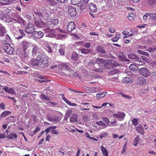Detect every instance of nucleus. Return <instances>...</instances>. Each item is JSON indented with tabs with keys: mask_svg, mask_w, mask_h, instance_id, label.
<instances>
[{
	"mask_svg": "<svg viewBox=\"0 0 156 156\" xmlns=\"http://www.w3.org/2000/svg\"><path fill=\"white\" fill-rule=\"evenodd\" d=\"M110 62V60L103 59L102 58H98L96 59L95 61L91 60L89 62V65H94L98 63V64H102V66H104L107 67L109 62Z\"/></svg>",
	"mask_w": 156,
	"mask_h": 156,
	"instance_id": "1",
	"label": "nucleus"
},
{
	"mask_svg": "<svg viewBox=\"0 0 156 156\" xmlns=\"http://www.w3.org/2000/svg\"><path fill=\"white\" fill-rule=\"evenodd\" d=\"M37 57L40 58V66L42 68L47 67L48 65V61L47 57L41 55H37Z\"/></svg>",
	"mask_w": 156,
	"mask_h": 156,
	"instance_id": "2",
	"label": "nucleus"
},
{
	"mask_svg": "<svg viewBox=\"0 0 156 156\" xmlns=\"http://www.w3.org/2000/svg\"><path fill=\"white\" fill-rule=\"evenodd\" d=\"M8 23L12 22L13 23H23L24 20L21 17V16L17 15H16V17H14V18H11L9 19H8L6 20Z\"/></svg>",
	"mask_w": 156,
	"mask_h": 156,
	"instance_id": "3",
	"label": "nucleus"
},
{
	"mask_svg": "<svg viewBox=\"0 0 156 156\" xmlns=\"http://www.w3.org/2000/svg\"><path fill=\"white\" fill-rule=\"evenodd\" d=\"M35 30L34 25L32 23H28L24 29L25 32L29 34L34 33Z\"/></svg>",
	"mask_w": 156,
	"mask_h": 156,
	"instance_id": "4",
	"label": "nucleus"
},
{
	"mask_svg": "<svg viewBox=\"0 0 156 156\" xmlns=\"http://www.w3.org/2000/svg\"><path fill=\"white\" fill-rule=\"evenodd\" d=\"M59 22V20L57 19H52L47 22L48 27L50 30L53 28L55 25H57Z\"/></svg>",
	"mask_w": 156,
	"mask_h": 156,
	"instance_id": "5",
	"label": "nucleus"
},
{
	"mask_svg": "<svg viewBox=\"0 0 156 156\" xmlns=\"http://www.w3.org/2000/svg\"><path fill=\"white\" fill-rule=\"evenodd\" d=\"M32 46L33 48L32 51V54L33 56H35L37 55H40V54L42 53V50L38 46L33 45Z\"/></svg>",
	"mask_w": 156,
	"mask_h": 156,
	"instance_id": "6",
	"label": "nucleus"
},
{
	"mask_svg": "<svg viewBox=\"0 0 156 156\" xmlns=\"http://www.w3.org/2000/svg\"><path fill=\"white\" fill-rule=\"evenodd\" d=\"M37 14L41 19L44 20L48 19L49 17L48 13L45 10H43L40 12H37Z\"/></svg>",
	"mask_w": 156,
	"mask_h": 156,
	"instance_id": "7",
	"label": "nucleus"
},
{
	"mask_svg": "<svg viewBox=\"0 0 156 156\" xmlns=\"http://www.w3.org/2000/svg\"><path fill=\"white\" fill-rule=\"evenodd\" d=\"M139 71L140 74L145 77H147L150 74L149 69L147 68H142L139 69Z\"/></svg>",
	"mask_w": 156,
	"mask_h": 156,
	"instance_id": "8",
	"label": "nucleus"
},
{
	"mask_svg": "<svg viewBox=\"0 0 156 156\" xmlns=\"http://www.w3.org/2000/svg\"><path fill=\"white\" fill-rule=\"evenodd\" d=\"M40 58H37V56L36 58H33L31 60L30 64L33 67H37L40 66Z\"/></svg>",
	"mask_w": 156,
	"mask_h": 156,
	"instance_id": "9",
	"label": "nucleus"
},
{
	"mask_svg": "<svg viewBox=\"0 0 156 156\" xmlns=\"http://www.w3.org/2000/svg\"><path fill=\"white\" fill-rule=\"evenodd\" d=\"M4 49L6 53L10 55L13 53L14 51L13 48L8 44H4Z\"/></svg>",
	"mask_w": 156,
	"mask_h": 156,
	"instance_id": "10",
	"label": "nucleus"
},
{
	"mask_svg": "<svg viewBox=\"0 0 156 156\" xmlns=\"http://www.w3.org/2000/svg\"><path fill=\"white\" fill-rule=\"evenodd\" d=\"M32 37L36 39H39L42 38L44 36L43 32L41 31L34 32L31 35Z\"/></svg>",
	"mask_w": 156,
	"mask_h": 156,
	"instance_id": "11",
	"label": "nucleus"
},
{
	"mask_svg": "<svg viewBox=\"0 0 156 156\" xmlns=\"http://www.w3.org/2000/svg\"><path fill=\"white\" fill-rule=\"evenodd\" d=\"M31 44L29 41L25 40H23L21 43L23 51H26L31 46Z\"/></svg>",
	"mask_w": 156,
	"mask_h": 156,
	"instance_id": "12",
	"label": "nucleus"
},
{
	"mask_svg": "<svg viewBox=\"0 0 156 156\" xmlns=\"http://www.w3.org/2000/svg\"><path fill=\"white\" fill-rule=\"evenodd\" d=\"M90 104L87 103H81L80 110L81 111L89 110L90 107H89Z\"/></svg>",
	"mask_w": 156,
	"mask_h": 156,
	"instance_id": "13",
	"label": "nucleus"
},
{
	"mask_svg": "<svg viewBox=\"0 0 156 156\" xmlns=\"http://www.w3.org/2000/svg\"><path fill=\"white\" fill-rule=\"evenodd\" d=\"M68 12L69 14L71 17H74L76 15V9L71 6L69 7Z\"/></svg>",
	"mask_w": 156,
	"mask_h": 156,
	"instance_id": "14",
	"label": "nucleus"
},
{
	"mask_svg": "<svg viewBox=\"0 0 156 156\" xmlns=\"http://www.w3.org/2000/svg\"><path fill=\"white\" fill-rule=\"evenodd\" d=\"M76 27V26L73 22H70L68 23L66 27L67 30L69 32H72Z\"/></svg>",
	"mask_w": 156,
	"mask_h": 156,
	"instance_id": "15",
	"label": "nucleus"
},
{
	"mask_svg": "<svg viewBox=\"0 0 156 156\" xmlns=\"http://www.w3.org/2000/svg\"><path fill=\"white\" fill-rule=\"evenodd\" d=\"M96 50L98 53L102 54L106 53V51L102 46H98L96 48Z\"/></svg>",
	"mask_w": 156,
	"mask_h": 156,
	"instance_id": "16",
	"label": "nucleus"
},
{
	"mask_svg": "<svg viewBox=\"0 0 156 156\" xmlns=\"http://www.w3.org/2000/svg\"><path fill=\"white\" fill-rule=\"evenodd\" d=\"M125 114L123 112L118 113L117 114H114L113 116L115 118H117L119 120H123L125 116Z\"/></svg>",
	"mask_w": 156,
	"mask_h": 156,
	"instance_id": "17",
	"label": "nucleus"
},
{
	"mask_svg": "<svg viewBox=\"0 0 156 156\" xmlns=\"http://www.w3.org/2000/svg\"><path fill=\"white\" fill-rule=\"evenodd\" d=\"M3 89L5 92L8 93L13 94L15 93V90L12 88H9L7 86H4Z\"/></svg>",
	"mask_w": 156,
	"mask_h": 156,
	"instance_id": "18",
	"label": "nucleus"
},
{
	"mask_svg": "<svg viewBox=\"0 0 156 156\" xmlns=\"http://www.w3.org/2000/svg\"><path fill=\"white\" fill-rule=\"evenodd\" d=\"M89 9L92 12H96L97 8L95 4L91 3L89 5Z\"/></svg>",
	"mask_w": 156,
	"mask_h": 156,
	"instance_id": "19",
	"label": "nucleus"
},
{
	"mask_svg": "<svg viewBox=\"0 0 156 156\" xmlns=\"http://www.w3.org/2000/svg\"><path fill=\"white\" fill-rule=\"evenodd\" d=\"M79 56L78 54L75 52H73L71 57V59L73 61H76L79 59Z\"/></svg>",
	"mask_w": 156,
	"mask_h": 156,
	"instance_id": "20",
	"label": "nucleus"
},
{
	"mask_svg": "<svg viewBox=\"0 0 156 156\" xmlns=\"http://www.w3.org/2000/svg\"><path fill=\"white\" fill-rule=\"evenodd\" d=\"M6 32L5 27L2 24H0V36H3L4 34Z\"/></svg>",
	"mask_w": 156,
	"mask_h": 156,
	"instance_id": "21",
	"label": "nucleus"
},
{
	"mask_svg": "<svg viewBox=\"0 0 156 156\" xmlns=\"http://www.w3.org/2000/svg\"><path fill=\"white\" fill-rule=\"evenodd\" d=\"M62 99L67 104L70 106H76L77 105V104L71 103L65 97H64V94H63Z\"/></svg>",
	"mask_w": 156,
	"mask_h": 156,
	"instance_id": "22",
	"label": "nucleus"
},
{
	"mask_svg": "<svg viewBox=\"0 0 156 156\" xmlns=\"http://www.w3.org/2000/svg\"><path fill=\"white\" fill-rule=\"evenodd\" d=\"M132 77H125L122 79V82L126 83H132Z\"/></svg>",
	"mask_w": 156,
	"mask_h": 156,
	"instance_id": "23",
	"label": "nucleus"
},
{
	"mask_svg": "<svg viewBox=\"0 0 156 156\" xmlns=\"http://www.w3.org/2000/svg\"><path fill=\"white\" fill-rule=\"evenodd\" d=\"M136 130L137 132L140 133L142 135H144L143 132L144 128L141 126V124L139 125L136 128Z\"/></svg>",
	"mask_w": 156,
	"mask_h": 156,
	"instance_id": "24",
	"label": "nucleus"
},
{
	"mask_svg": "<svg viewBox=\"0 0 156 156\" xmlns=\"http://www.w3.org/2000/svg\"><path fill=\"white\" fill-rule=\"evenodd\" d=\"M47 118L48 120L50 122L56 121L58 119V116H55L53 117L47 115Z\"/></svg>",
	"mask_w": 156,
	"mask_h": 156,
	"instance_id": "25",
	"label": "nucleus"
},
{
	"mask_svg": "<svg viewBox=\"0 0 156 156\" xmlns=\"http://www.w3.org/2000/svg\"><path fill=\"white\" fill-rule=\"evenodd\" d=\"M22 54V57L23 59H28L29 58V52L27 51H23Z\"/></svg>",
	"mask_w": 156,
	"mask_h": 156,
	"instance_id": "26",
	"label": "nucleus"
},
{
	"mask_svg": "<svg viewBox=\"0 0 156 156\" xmlns=\"http://www.w3.org/2000/svg\"><path fill=\"white\" fill-rule=\"evenodd\" d=\"M128 56L129 58L135 59L136 62L137 60H138L139 59V57L135 55V54L132 53L129 54L128 55Z\"/></svg>",
	"mask_w": 156,
	"mask_h": 156,
	"instance_id": "27",
	"label": "nucleus"
},
{
	"mask_svg": "<svg viewBox=\"0 0 156 156\" xmlns=\"http://www.w3.org/2000/svg\"><path fill=\"white\" fill-rule=\"evenodd\" d=\"M44 47V49L48 52L51 53L52 52L51 48L48 43L45 44Z\"/></svg>",
	"mask_w": 156,
	"mask_h": 156,
	"instance_id": "28",
	"label": "nucleus"
},
{
	"mask_svg": "<svg viewBox=\"0 0 156 156\" xmlns=\"http://www.w3.org/2000/svg\"><path fill=\"white\" fill-rule=\"evenodd\" d=\"M101 149L102 152L103 156H108V151L103 146H101Z\"/></svg>",
	"mask_w": 156,
	"mask_h": 156,
	"instance_id": "29",
	"label": "nucleus"
},
{
	"mask_svg": "<svg viewBox=\"0 0 156 156\" xmlns=\"http://www.w3.org/2000/svg\"><path fill=\"white\" fill-rule=\"evenodd\" d=\"M138 81L140 85L145 84L146 83L145 79L143 77H140L138 79Z\"/></svg>",
	"mask_w": 156,
	"mask_h": 156,
	"instance_id": "30",
	"label": "nucleus"
},
{
	"mask_svg": "<svg viewBox=\"0 0 156 156\" xmlns=\"http://www.w3.org/2000/svg\"><path fill=\"white\" fill-rule=\"evenodd\" d=\"M19 32L21 34V35L16 37V38L18 39H20L22 38L23 36L25 35V34L24 32V30L23 29H20L19 30Z\"/></svg>",
	"mask_w": 156,
	"mask_h": 156,
	"instance_id": "31",
	"label": "nucleus"
},
{
	"mask_svg": "<svg viewBox=\"0 0 156 156\" xmlns=\"http://www.w3.org/2000/svg\"><path fill=\"white\" fill-rule=\"evenodd\" d=\"M119 72V70L118 69H114L109 72V74L113 75L116 74Z\"/></svg>",
	"mask_w": 156,
	"mask_h": 156,
	"instance_id": "32",
	"label": "nucleus"
},
{
	"mask_svg": "<svg viewBox=\"0 0 156 156\" xmlns=\"http://www.w3.org/2000/svg\"><path fill=\"white\" fill-rule=\"evenodd\" d=\"M65 46L64 45H61L60 46V48L59 50V51L62 55H64L65 54Z\"/></svg>",
	"mask_w": 156,
	"mask_h": 156,
	"instance_id": "33",
	"label": "nucleus"
},
{
	"mask_svg": "<svg viewBox=\"0 0 156 156\" xmlns=\"http://www.w3.org/2000/svg\"><path fill=\"white\" fill-rule=\"evenodd\" d=\"M80 51L82 54H86L90 53L91 51L88 49L83 48L80 49Z\"/></svg>",
	"mask_w": 156,
	"mask_h": 156,
	"instance_id": "34",
	"label": "nucleus"
},
{
	"mask_svg": "<svg viewBox=\"0 0 156 156\" xmlns=\"http://www.w3.org/2000/svg\"><path fill=\"white\" fill-rule=\"evenodd\" d=\"M17 135L16 133H13L9 134L7 137L8 138L11 139L14 138H17Z\"/></svg>",
	"mask_w": 156,
	"mask_h": 156,
	"instance_id": "35",
	"label": "nucleus"
},
{
	"mask_svg": "<svg viewBox=\"0 0 156 156\" xmlns=\"http://www.w3.org/2000/svg\"><path fill=\"white\" fill-rule=\"evenodd\" d=\"M107 92H104L103 93H98L96 94V96L98 98H104L107 94Z\"/></svg>",
	"mask_w": 156,
	"mask_h": 156,
	"instance_id": "36",
	"label": "nucleus"
},
{
	"mask_svg": "<svg viewBox=\"0 0 156 156\" xmlns=\"http://www.w3.org/2000/svg\"><path fill=\"white\" fill-rule=\"evenodd\" d=\"M77 119V115L75 114H74L72 115L71 118L70 119V120L71 122H74L76 121Z\"/></svg>",
	"mask_w": 156,
	"mask_h": 156,
	"instance_id": "37",
	"label": "nucleus"
},
{
	"mask_svg": "<svg viewBox=\"0 0 156 156\" xmlns=\"http://www.w3.org/2000/svg\"><path fill=\"white\" fill-rule=\"evenodd\" d=\"M1 4L2 5H5L9 4L10 2V0H0Z\"/></svg>",
	"mask_w": 156,
	"mask_h": 156,
	"instance_id": "38",
	"label": "nucleus"
},
{
	"mask_svg": "<svg viewBox=\"0 0 156 156\" xmlns=\"http://www.w3.org/2000/svg\"><path fill=\"white\" fill-rule=\"evenodd\" d=\"M11 113V112L8 111H5L3 112L0 115V117L2 118L6 116L10 113Z\"/></svg>",
	"mask_w": 156,
	"mask_h": 156,
	"instance_id": "39",
	"label": "nucleus"
},
{
	"mask_svg": "<svg viewBox=\"0 0 156 156\" xmlns=\"http://www.w3.org/2000/svg\"><path fill=\"white\" fill-rule=\"evenodd\" d=\"M129 69L133 71L136 70L138 69V68L136 65L134 64H131L129 67Z\"/></svg>",
	"mask_w": 156,
	"mask_h": 156,
	"instance_id": "40",
	"label": "nucleus"
},
{
	"mask_svg": "<svg viewBox=\"0 0 156 156\" xmlns=\"http://www.w3.org/2000/svg\"><path fill=\"white\" fill-rule=\"evenodd\" d=\"M149 19L151 20H154L156 22V12L155 13H150Z\"/></svg>",
	"mask_w": 156,
	"mask_h": 156,
	"instance_id": "41",
	"label": "nucleus"
},
{
	"mask_svg": "<svg viewBox=\"0 0 156 156\" xmlns=\"http://www.w3.org/2000/svg\"><path fill=\"white\" fill-rule=\"evenodd\" d=\"M139 140V137L138 136H136V137L134 139V141L133 142V145L135 146L136 147L138 144Z\"/></svg>",
	"mask_w": 156,
	"mask_h": 156,
	"instance_id": "42",
	"label": "nucleus"
},
{
	"mask_svg": "<svg viewBox=\"0 0 156 156\" xmlns=\"http://www.w3.org/2000/svg\"><path fill=\"white\" fill-rule=\"evenodd\" d=\"M58 68L62 70L68 69V66L65 64H61L58 66Z\"/></svg>",
	"mask_w": 156,
	"mask_h": 156,
	"instance_id": "43",
	"label": "nucleus"
},
{
	"mask_svg": "<svg viewBox=\"0 0 156 156\" xmlns=\"http://www.w3.org/2000/svg\"><path fill=\"white\" fill-rule=\"evenodd\" d=\"M138 119L134 118L132 119V122L135 126H136L138 125Z\"/></svg>",
	"mask_w": 156,
	"mask_h": 156,
	"instance_id": "44",
	"label": "nucleus"
},
{
	"mask_svg": "<svg viewBox=\"0 0 156 156\" xmlns=\"http://www.w3.org/2000/svg\"><path fill=\"white\" fill-rule=\"evenodd\" d=\"M82 0H71V4L74 5H76L79 4Z\"/></svg>",
	"mask_w": 156,
	"mask_h": 156,
	"instance_id": "45",
	"label": "nucleus"
},
{
	"mask_svg": "<svg viewBox=\"0 0 156 156\" xmlns=\"http://www.w3.org/2000/svg\"><path fill=\"white\" fill-rule=\"evenodd\" d=\"M128 18L130 20H133L135 18L134 14L132 13H130L129 15L128 16Z\"/></svg>",
	"mask_w": 156,
	"mask_h": 156,
	"instance_id": "46",
	"label": "nucleus"
},
{
	"mask_svg": "<svg viewBox=\"0 0 156 156\" xmlns=\"http://www.w3.org/2000/svg\"><path fill=\"white\" fill-rule=\"evenodd\" d=\"M147 2L151 5H154L156 4V0H147Z\"/></svg>",
	"mask_w": 156,
	"mask_h": 156,
	"instance_id": "47",
	"label": "nucleus"
},
{
	"mask_svg": "<svg viewBox=\"0 0 156 156\" xmlns=\"http://www.w3.org/2000/svg\"><path fill=\"white\" fill-rule=\"evenodd\" d=\"M36 25L39 27H41L43 25L44 23L42 21H40L39 22L38 21H36L35 22Z\"/></svg>",
	"mask_w": 156,
	"mask_h": 156,
	"instance_id": "48",
	"label": "nucleus"
},
{
	"mask_svg": "<svg viewBox=\"0 0 156 156\" xmlns=\"http://www.w3.org/2000/svg\"><path fill=\"white\" fill-rule=\"evenodd\" d=\"M135 63L136 64L138 65H143L145 63L144 62L139 60V59L138 60H137L135 62Z\"/></svg>",
	"mask_w": 156,
	"mask_h": 156,
	"instance_id": "49",
	"label": "nucleus"
},
{
	"mask_svg": "<svg viewBox=\"0 0 156 156\" xmlns=\"http://www.w3.org/2000/svg\"><path fill=\"white\" fill-rule=\"evenodd\" d=\"M85 134L86 135V136L88 138L91 140H92L94 141H98V139H97L93 137H91L89 135V133H86Z\"/></svg>",
	"mask_w": 156,
	"mask_h": 156,
	"instance_id": "50",
	"label": "nucleus"
},
{
	"mask_svg": "<svg viewBox=\"0 0 156 156\" xmlns=\"http://www.w3.org/2000/svg\"><path fill=\"white\" fill-rule=\"evenodd\" d=\"M96 124L100 126H106L105 124L102 121H98L96 122Z\"/></svg>",
	"mask_w": 156,
	"mask_h": 156,
	"instance_id": "51",
	"label": "nucleus"
},
{
	"mask_svg": "<svg viewBox=\"0 0 156 156\" xmlns=\"http://www.w3.org/2000/svg\"><path fill=\"white\" fill-rule=\"evenodd\" d=\"M103 121L104 122V123L105 124L106 126L108 125L109 122V121L108 119L106 118H104L102 119Z\"/></svg>",
	"mask_w": 156,
	"mask_h": 156,
	"instance_id": "52",
	"label": "nucleus"
},
{
	"mask_svg": "<svg viewBox=\"0 0 156 156\" xmlns=\"http://www.w3.org/2000/svg\"><path fill=\"white\" fill-rule=\"evenodd\" d=\"M86 5L85 3H82L80 6V9L81 10H84L86 9Z\"/></svg>",
	"mask_w": 156,
	"mask_h": 156,
	"instance_id": "53",
	"label": "nucleus"
},
{
	"mask_svg": "<svg viewBox=\"0 0 156 156\" xmlns=\"http://www.w3.org/2000/svg\"><path fill=\"white\" fill-rule=\"evenodd\" d=\"M41 98L42 99H43L45 100L48 101L49 100V98L48 97L46 96L44 94H42L41 95Z\"/></svg>",
	"mask_w": 156,
	"mask_h": 156,
	"instance_id": "54",
	"label": "nucleus"
},
{
	"mask_svg": "<svg viewBox=\"0 0 156 156\" xmlns=\"http://www.w3.org/2000/svg\"><path fill=\"white\" fill-rule=\"evenodd\" d=\"M147 51L151 52H155V48H150L146 50Z\"/></svg>",
	"mask_w": 156,
	"mask_h": 156,
	"instance_id": "55",
	"label": "nucleus"
},
{
	"mask_svg": "<svg viewBox=\"0 0 156 156\" xmlns=\"http://www.w3.org/2000/svg\"><path fill=\"white\" fill-rule=\"evenodd\" d=\"M150 12L149 13H147L145 14V15L143 16V19L144 20H146L147 17L148 16H150Z\"/></svg>",
	"mask_w": 156,
	"mask_h": 156,
	"instance_id": "56",
	"label": "nucleus"
},
{
	"mask_svg": "<svg viewBox=\"0 0 156 156\" xmlns=\"http://www.w3.org/2000/svg\"><path fill=\"white\" fill-rule=\"evenodd\" d=\"M51 133L55 134H58L59 133L58 132L57 130L55 129L51 130Z\"/></svg>",
	"mask_w": 156,
	"mask_h": 156,
	"instance_id": "57",
	"label": "nucleus"
},
{
	"mask_svg": "<svg viewBox=\"0 0 156 156\" xmlns=\"http://www.w3.org/2000/svg\"><path fill=\"white\" fill-rule=\"evenodd\" d=\"M91 46V44L89 42H87L85 43L84 47L87 48H89Z\"/></svg>",
	"mask_w": 156,
	"mask_h": 156,
	"instance_id": "58",
	"label": "nucleus"
},
{
	"mask_svg": "<svg viewBox=\"0 0 156 156\" xmlns=\"http://www.w3.org/2000/svg\"><path fill=\"white\" fill-rule=\"evenodd\" d=\"M109 31L111 33H113L115 31L114 28L112 27H109Z\"/></svg>",
	"mask_w": 156,
	"mask_h": 156,
	"instance_id": "59",
	"label": "nucleus"
},
{
	"mask_svg": "<svg viewBox=\"0 0 156 156\" xmlns=\"http://www.w3.org/2000/svg\"><path fill=\"white\" fill-rule=\"evenodd\" d=\"M61 3H66L67 2V0H55Z\"/></svg>",
	"mask_w": 156,
	"mask_h": 156,
	"instance_id": "60",
	"label": "nucleus"
},
{
	"mask_svg": "<svg viewBox=\"0 0 156 156\" xmlns=\"http://www.w3.org/2000/svg\"><path fill=\"white\" fill-rule=\"evenodd\" d=\"M40 130V129L38 127L36 128L33 131L34 134L36 133L37 132Z\"/></svg>",
	"mask_w": 156,
	"mask_h": 156,
	"instance_id": "61",
	"label": "nucleus"
},
{
	"mask_svg": "<svg viewBox=\"0 0 156 156\" xmlns=\"http://www.w3.org/2000/svg\"><path fill=\"white\" fill-rule=\"evenodd\" d=\"M51 137V136L50 134H48L47 135L46 137L45 140L46 141H49L50 140V139Z\"/></svg>",
	"mask_w": 156,
	"mask_h": 156,
	"instance_id": "62",
	"label": "nucleus"
},
{
	"mask_svg": "<svg viewBox=\"0 0 156 156\" xmlns=\"http://www.w3.org/2000/svg\"><path fill=\"white\" fill-rule=\"evenodd\" d=\"M141 58L143 60H144L145 62H148V58H147L145 56H141Z\"/></svg>",
	"mask_w": 156,
	"mask_h": 156,
	"instance_id": "63",
	"label": "nucleus"
},
{
	"mask_svg": "<svg viewBox=\"0 0 156 156\" xmlns=\"http://www.w3.org/2000/svg\"><path fill=\"white\" fill-rule=\"evenodd\" d=\"M123 97L126 98H128L130 99H131L132 98V97L131 96H129L128 95H126V94H124V95L123 96Z\"/></svg>",
	"mask_w": 156,
	"mask_h": 156,
	"instance_id": "64",
	"label": "nucleus"
}]
</instances>
